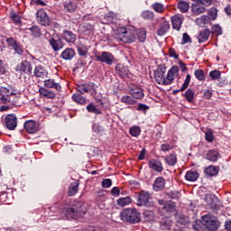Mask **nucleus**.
Instances as JSON below:
<instances>
[{"instance_id": "1", "label": "nucleus", "mask_w": 231, "mask_h": 231, "mask_svg": "<svg viewBox=\"0 0 231 231\" xmlns=\"http://www.w3.org/2000/svg\"><path fill=\"white\" fill-rule=\"evenodd\" d=\"M136 34L139 42H145V39H147V32L145 29H139L136 31L134 27H117L116 41L118 42H124L125 44H131V42H134V41H136Z\"/></svg>"}, {"instance_id": "2", "label": "nucleus", "mask_w": 231, "mask_h": 231, "mask_svg": "<svg viewBox=\"0 0 231 231\" xmlns=\"http://www.w3.org/2000/svg\"><path fill=\"white\" fill-rule=\"evenodd\" d=\"M61 214L58 219H80L86 216V207L82 202L74 201L72 204L62 206Z\"/></svg>"}, {"instance_id": "3", "label": "nucleus", "mask_w": 231, "mask_h": 231, "mask_svg": "<svg viewBox=\"0 0 231 231\" xmlns=\"http://www.w3.org/2000/svg\"><path fill=\"white\" fill-rule=\"evenodd\" d=\"M121 220L125 223H140V213L134 208H125L123 209L119 215Z\"/></svg>"}, {"instance_id": "4", "label": "nucleus", "mask_w": 231, "mask_h": 231, "mask_svg": "<svg viewBox=\"0 0 231 231\" xmlns=\"http://www.w3.org/2000/svg\"><path fill=\"white\" fill-rule=\"evenodd\" d=\"M202 225L208 230L216 231L219 228V220L214 215L209 214L202 217Z\"/></svg>"}, {"instance_id": "5", "label": "nucleus", "mask_w": 231, "mask_h": 231, "mask_svg": "<svg viewBox=\"0 0 231 231\" xmlns=\"http://www.w3.org/2000/svg\"><path fill=\"white\" fill-rule=\"evenodd\" d=\"M166 71L167 68H165V66H160L154 71V79L157 84H161L162 86H169L167 83V78H165Z\"/></svg>"}, {"instance_id": "6", "label": "nucleus", "mask_w": 231, "mask_h": 231, "mask_svg": "<svg viewBox=\"0 0 231 231\" xmlns=\"http://www.w3.org/2000/svg\"><path fill=\"white\" fill-rule=\"evenodd\" d=\"M12 95H15L14 88L0 87V100L3 104H10Z\"/></svg>"}, {"instance_id": "7", "label": "nucleus", "mask_w": 231, "mask_h": 231, "mask_svg": "<svg viewBox=\"0 0 231 231\" xmlns=\"http://www.w3.org/2000/svg\"><path fill=\"white\" fill-rule=\"evenodd\" d=\"M158 203L160 205V208L168 214H172V212L176 211V204L171 200L165 201L163 199H159Z\"/></svg>"}, {"instance_id": "8", "label": "nucleus", "mask_w": 231, "mask_h": 231, "mask_svg": "<svg viewBox=\"0 0 231 231\" xmlns=\"http://www.w3.org/2000/svg\"><path fill=\"white\" fill-rule=\"evenodd\" d=\"M78 93H81V95H84V93H97V88H95V83H85L81 85H78L77 87Z\"/></svg>"}, {"instance_id": "9", "label": "nucleus", "mask_w": 231, "mask_h": 231, "mask_svg": "<svg viewBox=\"0 0 231 231\" xmlns=\"http://www.w3.org/2000/svg\"><path fill=\"white\" fill-rule=\"evenodd\" d=\"M23 127L29 134H35L40 129L39 123L35 120H28L23 124Z\"/></svg>"}, {"instance_id": "10", "label": "nucleus", "mask_w": 231, "mask_h": 231, "mask_svg": "<svg viewBox=\"0 0 231 231\" xmlns=\"http://www.w3.org/2000/svg\"><path fill=\"white\" fill-rule=\"evenodd\" d=\"M36 19L42 26H50V16L44 9H40L36 13Z\"/></svg>"}, {"instance_id": "11", "label": "nucleus", "mask_w": 231, "mask_h": 231, "mask_svg": "<svg viewBox=\"0 0 231 231\" xmlns=\"http://www.w3.org/2000/svg\"><path fill=\"white\" fill-rule=\"evenodd\" d=\"M6 42L9 48H13L14 53H16L17 55H23V46L21 45V43L17 42V40L10 37L6 39Z\"/></svg>"}, {"instance_id": "12", "label": "nucleus", "mask_w": 231, "mask_h": 231, "mask_svg": "<svg viewBox=\"0 0 231 231\" xmlns=\"http://www.w3.org/2000/svg\"><path fill=\"white\" fill-rule=\"evenodd\" d=\"M96 59H97L99 62H105V64H108V66H111L115 58L113 57V54L107 51H103L100 54H97Z\"/></svg>"}, {"instance_id": "13", "label": "nucleus", "mask_w": 231, "mask_h": 231, "mask_svg": "<svg viewBox=\"0 0 231 231\" xmlns=\"http://www.w3.org/2000/svg\"><path fill=\"white\" fill-rule=\"evenodd\" d=\"M16 71H19V73H25L26 75H32V63L28 60H23L16 66Z\"/></svg>"}, {"instance_id": "14", "label": "nucleus", "mask_w": 231, "mask_h": 231, "mask_svg": "<svg viewBox=\"0 0 231 231\" xmlns=\"http://www.w3.org/2000/svg\"><path fill=\"white\" fill-rule=\"evenodd\" d=\"M5 127H7L9 131H14L15 127H17V117L13 114L8 115L5 117Z\"/></svg>"}, {"instance_id": "15", "label": "nucleus", "mask_w": 231, "mask_h": 231, "mask_svg": "<svg viewBox=\"0 0 231 231\" xmlns=\"http://www.w3.org/2000/svg\"><path fill=\"white\" fill-rule=\"evenodd\" d=\"M151 199V194L147 191H142L139 194L138 203L139 207H149V201Z\"/></svg>"}, {"instance_id": "16", "label": "nucleus", "mask_w": 231, "mask_h": 231, "mask_svg": "<svg viewBox=\"0 0 231 231\" xmlns=\"http://www.w3.org/2000/svg\"><path fill=\"white\" fill-rule=\"evenodd\" d=\"M178 73H180V68L178 66H173L167 73L166 77V83H168V86H171V83L174 81V79L178 76Z\"/></svg>"}, {"instance_id": "17", "label": "nucleus", "mask_w": 231, "mask_h": 231, "mask_svg": "<svg viewBox=\"0 0 231 231\" xmlns=\"http://www.w3.org/2000/svg\"><path fill=\"white\" fill-rule=\"evenodd\" d=\"M171 24L173 30H177V32H180V30H181V24H183V15L176 14L172 16Z\"/></svg>"}, {"instance_id": "18", "label": "nucleus", "mask_w": 231, "mask_h": 231, "mask_svg": "<svg viewBox=\"0 0 231 231\" xmlns=\"http://www.w3.org/2000/svg\"><path fill=\"white\" fill-rule=\"evenodd\" d=\"M148 167L152 169V171H154L155 172L163 171V164H162V162L155 159H152L149 161Z\"/></svg>"}, {"instance_id": "19", "label": "nucleus", "mask_w": 231, "mask_h": 231, "mask_svg": "<svg viewBox=\"0 0 231 231\" xmlns=\"http://www.w3.org/2000/svg\"><path fill=\"white\" fill-rule=\"evenodd\" d=\"M129 91L134 98L141 99L143 97V90L136 86H131Z\"/></svg>"}, {"instance_id": "20", "label": "nucleus", "mask_w": 231, "mask_h": 231, "mask_svg": "<svg viewBox=\"0 0 231 231\" xmlns=\"http://www.w3.org/2000/svg\"><path fill=\"white\" fill-rule=\"evenodd\" d=\"M164 188L165 179H163V177L157 178L153 183V190H155V192H160V190H163Z\"/></svg>"}, {"instance_id": "21", "label": "nucleus", "mask_w": 231, "mask_h": 231, "mask_svg": "<svg viewBox=\"0 0 231 231\" xmlns=\"http://www.w3.org/2000/svg\"><path fill=\"white\" fill-rule=\"evenodd\" d=\"M44 86L45 88L56 89V91H60V89H62V87L60 86V84L55 82V79H45Z\"/></svg>"}, {"instance_id": "22", "label": "nucleus", "mask_w": 231, "mask_h": 231, "mask_svg": "<svg viewBox=\"0 0 231 231\" xmlns=\"http://www.w3.org/2000/svg\"><path fill=\"white\" fill-rule=\"evenodd\" d=\"M75 57V51L71 48H67L61 52V59L63 60H71Z\"/></svg>"}, {"instance_id": "23", "label": "nucleus", "mask_w": 231, "mask_h": 231, "mask_svg": "<svg viewBox=\"0 0 231 231\" xmlns=\"http://www.w3.org/2000/svg\"><path fill=\"white\" fill-rule=\"evenodd\" d=\"M34 76L44 79L45 77H48V70L45 69L42 66L38 65L34 69Z\"/></svg>"}, {"instance_id": "24", "label": "nucleus", "mask_w": 231, "mask_h": 231, "mask_svg": "<svg viewBox=\"0 0 231 231\" xmlns=\"http://www.w3.org/2000/svg\"><path fill=\"white\" fill-rule=\"evenodd\" d=\"M62 39L66 41V42L73 43L77 41V36L71 32V31H64L62 33Z\"/></svg>"}, {"instance_id": "25", "label": "nucleus", "mask_w": 231, "mask_h": 231, "mask_svg": "<svg viewBox=\"0 0 231 231\" xmlns=\"http://www.w3.org/2000/svg\"><path fill=\"white\" fill-rule=\"evenodd\" d=\"M163 159L170 167H174V164L178 163V157H176V153H171L170 155L163 157Z\"/></svg>"}, {"instance_id": "26", "label": "nucleus", "mask_w": 231, "mask_h": 231, "mask_svg": "<svg viewBox=\"0 0 231 231\" xmlns=\"http://www.w3.org/2000/svg\"><path fill=\"white\" fill-rule=\"evenodd\" d=\"M39 93L42 97H45L46 98H55V97H57L55 92L50 91L43 87L39 88Z\"/></svg>"}, {"instance_id": "27", "label": "nucleus", "mask_w": 231, "mask_h": 231, "mask_svg": "<svg viewBox=\"0 0 231 231\" xmlns=\"http://www.w3.org/2000/svg\"><path fill=\"white\" fill-rule=\"evenodd\" d=\"M206 201L208 205H210L213 210L219 208V204H216V201H219L217 198L212 199V195H206Z\"/></svg>"}, {"instance_id": "28", "label": "nucleus", "mask_w": 231, "mask_h": 231, "mask_svg": "<svg viewBox=\"0 0 231 231\" xmlns=\"http://www.w3.org/2000/svg\"><path fill=\"white\" fill-rule=\"evenodd\" d=\"M49 43L54 51H59V50H61L62 48V42H60V40L57 41L53 38H51L49 40Z\"/></svg>"}, {"instance_id": "29", "label": "nucleus", "mask_w": 231, "mask_h": 231, "mask_svg": "<svg viewBox=\"0 0 231 231\" xmlns=\"http://www.w3.org/2000/svg\"><path fill=\"white\" fill-rule=\"evenodd\" d=\"M117 74L121 79H127L129 77V69L122 65H118Z\"/></svg>"}, {"instance_id": "30", "label": "nucleus", "mask_w": 231, "mask_h": 231, "mask_svg": "<svg viewBox=\"0 0 231 231\" xmlns=\"http://www.w3.org/2000/svg\"><path fill=\"white\" fill-rule=\"evenodd\" d=\"M208 37H210V30L206 29L202 32H200V33L199 34V42H206V41H208Z\"/></svg>"}, {"instance_id": "31", "label": "nucleus", "mask_w": 231, "mask_h": 231, "mask_svg": "<svg viewBox=\"0 0 231 231\" xmlns=\"http://www.w3.org/2000/svg\"><path fill=\"white\" fill-rule=\"evenodd\" d=\"M198 178H199V173H198V171H189L185 175L187 181H197Z\"/></svg>"}, {"instance_id": "32", "label": "nucleus", "mask_w": 231, "mask_h": 231, "mask_svg": "<svg viewBox=\"0 0 231 231\" xmlns=\"http://www.w3.org/2000/svg\"><path fill=\"white\" fill-rule=\"evenodd\" d=\"M170 28L171 25L169 24V23H162L157 31V35H159L160 37H163V35H165V33L169 32Z\"/></svg>"}, {"instance_id": "33", "label": "nucleus", "mask_w": 231, "mask_h": 231, "mask_svg": "<svg viewBox=\"0 0 231 231\" xmlns=\"http://www.w3.org/2000/svg\"><path fill=\"white\" fill-rule=\"evenodd\" d=\"M206 158L209 162H216L217 160L219 159V152H217L214 150H210V151L208 152V153L206 155Z\"/></svg>"}, {"instance_id": "34", "label": "nucleus", "mask_w": 231, "mask_h": 231, "mask_svg": "<svg viewBox=\"0 0 231 231\" xmlns=\"http://www.w3.org/2000/svg\"><path fill=\"white\" fill-rule=\"evenodd\" d=\"M129 134L134 138H138V135L142 134V128L138 125H134L129 128Z\"/></svg>"}, {"instance_id": "35", "label": "nucleus", "mask_w": 231, "mask_h": 231, "mask_svg": "<svg viewBox=\"0 0 231 231\" xmlns=\"http://www.w3.org/2000/svg\"><path fill=\"white\" fill-rule=\"evenodd\" d=\"M72 100L80 106H86V97L80 94H73Z\"/></svg>"}, {"instance_id": "36", "label": "nucleus", "mask_w": 231, "mask_h": 231, "mask_svg": "<svg viewBox=\"0 0 231 231\" xmlns=\"http://www.w3.org/2000/svg\"><path fill=\"white\" fill-rule=\"evenodd\" d=\"M79 192V182L75 181L70 184L68 190L69 196H75Z\"/></svg>"}, {"instance_id": "37", "label": "nucleus", "mask_w": 231, "mask_h": 231, "mask_svg": "<svg viewBox=\"0 0 231 231\" xmlns=\"http://www.w3.org/2000/svg\"><path fill=\"white\" fill-rule=\"evenodd\" d=\"M141 17L145 21H152V19H154V13L152 11L145 10L142 12Z\"/></svg>"}, {"instance_id": "38", "label": "nucleus", "mask_w": 231, "mask_h": 231, "mask_svg": "<svg viewBox=\"0 0 231 231\" xmlns=\"http://www.w3.org/2000/svg\"><path fill=\"white\" fill-rule=\"evenodd\" d=\"M194 90L189 88L188 90L185 91L183 94V97L186 98L187 102L192 103L194 102Z\"/></svg>"}, {"instance_id": "39", "label": "nucleus", "mask_w": 231, "mask_h": 231, "mask_svg": "<svg viewBox=\"0 0 231 231\" xmlns=\"http://www.w3.org/2000/svg\"><path fill=\"white\" fill-rule=\"evenodd\" d=\"M133 199H131L130 197L121 198L117 199V205H119L120 207H127V205H131Z\"/></svg>"}, {"instance_id": "40", "label": "nucleus", "mask_w": 231, "mask_h": 231, "mask_svg": "<svg viewBox=\"0 0 231 231\" xmlns=\"http://www.w3.org/2000/svg\"><path fill=\"white\" fill-rule=\"evenodd\" d=\"M88 46L82 44V43H79L78 44V53L79 55H80V57H86V55H88Z\"/></svg>"}, {"instance_id": "41", "label": "nucleus", "mask_w": 231, "mask_h": 231, "mask_svg": "<svg viewBox=\"0 0 231 231\" xmlns=\"http://www.w3.org/2000/svg\"><path fill=\"white\" fill-rule=\"evenodd\" d=\"M171 226H172V220L171 218H166L161 222L162 230H171Z\"/></svg>"}, {"instance_id": "42", "label": "nucleus", "mask_w": 231, "mask_h": 231, "mask_svg": "<svg viewBox=\"0 0 231 231\" xmlns=\"http://www.w3.org/2000/svg\"><path fill=\"white\" fill-rule=\"evenodd\" d=\"M152 8L157 14H163V11L165 10V5H163V4L162 3H154L152 4Z\"/></svg>"}, {"instance_id": "43", "label": "nucleus", "mask_w": 231, "mask_h": 231, "mask_svg": "<svg viewBox=\"0 0 231 231\" xmlns=\"http://www.w3.org/2000/svg\"><path fill=\"white\" fill-rule=\"evenodd\" d=\"M92 129H93L94 133H96V134H97L98 136H102V134H104V133H106V130L104 129V127H102L98 124H94L92 126Z\"/></svg>"}, {"instance_id": "44", "label": "nucleus", "mask_w": 231, "mask_h": 231, "mask_svg": "<svg viewBox=\"0 0 231 231\" xmlns=\"http://www.w3.org/2000/svg\"><path fill=\"white\" fill-rule=\"evenodd\" d=\"M217 168L215 166H208L205 169V174H207V176H217Z\"/></svg>"}, {"instance_id": "45", "label": "nucleus", "mask_w": 231, "mask_h": 231, "mask_svg": "<svg viewBox=\"0 0 231 231\" xmlns=\"http://www.w3.org/2000/svg\"><path fill=\"white\" fill-rule=\"evenodd\" d=\"M178 8L180 12H181L182 14H186V12H189V3L184 1L179 2Z\"/></svg>"}, {"instance_id": "46", "label": "nucleus", "mask_w": 231, "mask_h": 231, "mask_svg": "<svg viewBox=\"0 0 231 231\" xmlns=\"http://www.w3.org/2000/svg\"><path fill=\"white\" fill-rule=\"evenodd\" d=\"M64 8L67 12H75L77 10V4L75 2H67L64 5Z\"/></svg>"}, {"instance_id": "47", "label": "nucleus", "mask_w": 231, "mask_h": 231, "mask_svg": "<svg viewBox=\"0 0 231 231\" xmlns=\"http://www.w3.org/2000/svg\"><path fill=\"white\" fill-rule=\"evenodd\" d=\"M87 110L88 113H94L95 115H100L102 113L93 103H90L88 106H87Z\"/></svg>"}, {"instance_id": "48", "label": "nucleus", "mask_w": 231, "mask_h": 231, "mask_svg": "<svg viewBox=\"0 0 231 231\" xmlns=\"http://www.w3.org/2000/svg\"><path fill=\"white\" fill-rule=\"evenodd\" d=\"M143 216L145 221H152L154 219V213L151 210H144Z\"/></svg>"}, {"instance_id": "49", "label": "nucleus", "mask_w": 231, "mask_h": 231, "mask_svg": "<svg viewBox=\"0 0 231 231\" xmlns=\"http://www.w3.org/2000/svg\"><path fill=\"white\" fill-rule=\"evenodd\" d=\"M196 22L199 25H201V24H208V23H210V17H208L207 15H203L200 18H197Z\"/></svg>"}, {"instance_id": "50", "label": "nucleus", "mask_w": 231, "mask_h": 231, "mask_svg": "<svg viewBox=\"0 0 231 231\" xmlns=\"http://www.w3.org/2000/svg\"><path fill=\"white\" fill-rule=\"evenodd\" d=\"M190 79H192V77L190 76V74H188L186 76V79L184 80L182 87L180 88V89H179V91H185V89L189 88V84H190Z\"/></svg>"}, {"instance_id": "51", "label": "nucleus", "mask_w": 231, "mask_h": 231, "mask_svg": "<svg viewBox=\"0 0 231 231\" xmlns=\"http://www.w3.org/2000/svg\"><path fill=\"white\" fill-rule=\"evenodd\" d=\"M194 75L198 80H205V72L202 69H196Z\"/></svg>"}, {"instance_id": "52", "label": "nucleus", "mask_w": 231, "mask_h": 231, "mask_svg": "<svg viewBox=\"0 0 231 231\" xmlns=\"http://www.w3.org/2000/svg\"><path fill=\"white\" fill-rule=\"evenodd\" d=\"M192 12L196 15H199V14H203V12H205V7H203L201 5H193Z\"/></svg>"}, {"instance_id": "53", "label": "nucleus", "mask_w": 231, "mask_h": 231, "mask_svg": "<svg viewBox=\"0 0 231 231\" xmlns=\"http://www.w3.org/2000/svg\"><path fill=\"white\" fill-rule=\"evenodd\" d=\"M121 101L124 102V104H127L128 106L134 104V99H133L131 96H123L121 97Z\"/></svg>"}, {"instance_id": "54", "label": "nucleus", "mask_w": 231, "mask_h": 231, "mask_svg": "<svg viewBox=\"0 0 231 231\" xmlns=\"http://www.w3.org/2000/svg\"><path fill=\"white\" fill-rule=\"evenodd\" d=\"M32 37H41V29L37 26H32L30 28Z\"/></svg>"}, {"instance_id": "55", "label": "nucleus", "mask_w": 231, "mask_h": 231, "mask_svg": "<svg viewBox=\"0 0 231 231\" xmlns=\"http://www.w3.org/2000/svg\"><path fill=\"white\" fill-rule=\"evenodd\" d=\"M209 77L211 80H217L221 77V72L219 70H212L209 72Z\"/></svg>"}, {"instance_id": "56", "label": "nucleus", "mask_w": 231, "mask_h": 231, "mask_svg": "<svg viewBox=\"0 0 231 231\" xmlns=\"http://www.w3.org/2000/svg\"><path fill=\"white\" fill-rule=\"evenodd\" d=\"M205 138L207 142H214V133L212 130H208L205 134Z\"/></svg>"}, {"instance_id": "57", "label": "nucleus", "mask_w": 231, "mask_h": 231, "mask_svg": "<svg viewBox=\"0 0 231 231\" xmlns=\"http://www.w3.org/2000/svg\"><path fill=\"white\" fill-rule=\"evenodd\" d=\"M188 42H192V39L189 35V33L185 32L182 35V42L181 44H188Z\"/></svg>"}, {"instance_id": "58", "label": "nucleus", "mask_w": 231, "mask_h": 231, "mask_svg": "<svg viewBox=\"0 0 231 231\" xmlns=\"http://www.w3.org/2000/svg\"><path fill=\"white\" fill-rule=\"evenodd\" d=\"M113 185V181L110 179H105L102 180V188L103 189H109Z\"/></svg>"}, {"instance_id": "59", "label": "nucleus", "mask_w": 231, "mask_h": 231, "mask_svg": "<svg viewBox=\"0 0 231 231\" xmlns=\"http://www.w3.org/2000/svg\"><path fill=\"white\" fill-rule=\"evenodd\" d=\"M11 19L15 24H21V17L19 16V14H12Z\"/></svg>"}, {"instance_id": "60", "label": "nucleus", "mask_w": 231, "mask_h": 231, "mask_svg": "<svg viewBox=\"0 0 231 231\" xmlns=\"http://www.w3.org/2000/svg\"><path fill=\"white\" fill-rule=\"evenodd\" d=\"M212 33H217V35H221V33H223V31L221 30V26L214 25L212 27Z\"/></svg>"}, {"instance_id": "61", "label": "nucleus", "mask_w": 231, "mask_h": 231, "mask_svg": "<svg viewBox=\"0 0 231 231\" xmlns=\"http://www.w3.org/2000/svg\"><path fill=\"white\" fill-rule=\"evenodd\" d=\"M203 97L206 100H210V98H212V91L210 90H205L204 91V94H203Z\"/></svg>"}, {"instance_id": "62", "label": "nucleus", "mask_w": 231, "mask_h": 231, "mask_svg": "<svg viewBox=\"0 0 231 231\" xmlns=\"http://www.w3.org/2000/svg\"><path fill=\"white\" fill-rule=\"evenodd\" d=\"M147 109H149V106H147L144 104H139L137 106V110L138 111H143V113H145V111H147Z\"/></svg>"}, {"instance_id": "63", "label": "nucleus", "mask_w": 231, "mask_h": 231, "mask_svg": "<svg viewBox=\"0 0 231 231\" xmlns=\"http://www.w3.org/2000/svg\"><path fill=\"white\" fill-rule=\"evenodd\" d=\"M146 152L147 151L145 150V148L142 149L141 152H139L138 160H145Z\"/></svg>"}, {"instance_id": "64", "label": "nucleus", "mask_w": 231, "mask_h": 231, "mask_svg": "<svg viewBox=\"0 0 231 231\" xmlns=\"http://www.w3.org/2000/svg\"><path fill=\"white\" fill-rule=\"evenodd\" d=\"M161 149L162 151H163L164 152H167V151L171 150V145L169 143H162L161 145Z\"/></svg>"}]
</instances>
